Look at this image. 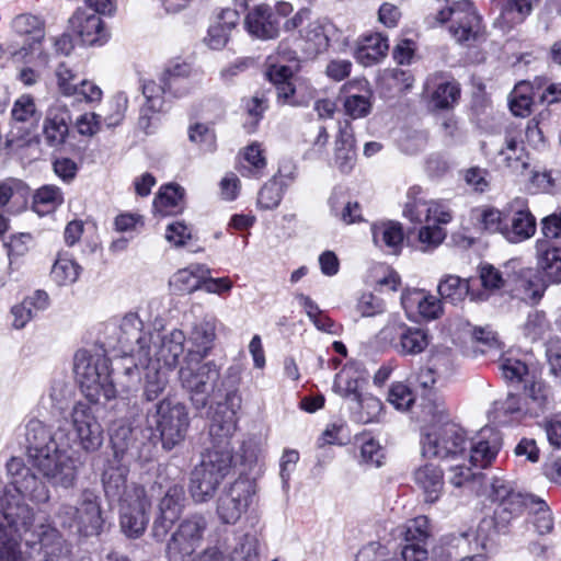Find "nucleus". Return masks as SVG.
<instances>
[{"label": "nucleus", "mask_w": 561, "mask_h": 561, "mask_svg": "<svg viewBox=\"0 0 561 561\" xmlns=\"http://www.w3.org/2000/svg\"><path fill=\"white\" fill-rule=\"evenodd\" d=\"M243 161L247 164L242 163L240 167V172L242 175H261L262 170L266 167V160L263 154L261 145L257 142L249 145L243 151Z\"/></svg>", "instance_id": "51"}, {"label": "nucleus", "mask_w": 561, "mask_h": 561, "mask_svg": "<svg viewBox=\"0 0 561 561\" xmlns=\"http://www.w3.org/2000/svg\"><path fill=\"white\" fill-rule=\"evenodd\" d=\"M12 28L21 36H30V39L45 37L44 22L31 13L16 15L12 21Z\"/></svg>", "instance_id": "50"}, {"label": "nucleus", "mask_w": 561, "mask_h": 561, "mask_svg": "<svg viewBox=\"0 0 561 561\" xmlns=\"http://www.w3.org/2000/svg\"><path fill=\"white\" fill-rule=\"evenodd\" d=\"M470 219L474 228L480 232L500 233L503 236L506 224L505 207L503 210L486 205L472 208Z\"/></svg>", "instance_id": "37"}, {"label": "nucleus", "mask_w": 561, "mask_h": 561, "mask_svg": "<svg viewBox=\"0 0 561 561\" xmlns=\"http://www.w3.org/2000/svg\"><path fill=\"white\" fill-rule=\"evenodd\" d=\"M184 191L179 185L168 184L159 190L153 199L154 211L161 216H173L183 210Z\"/></svg>", "instance_id": "43"}, {"label": "nucleus", "mask_w": 561, "mask_h": 561, "mask_svg": "<svg viewBox=\"0 0 561 561\" xmlns=\"http://www.w3.org/2000/svg\"><path fill=\"white\" fill-rule=\"evenodd\" d=\"M81 266L68 251H59L53 264L50 276L58 286L76 283L81 274Z\"/></svg>", "instance_id": "41"}, {"label": "nucleus", "mask_w": 561, "mask_h": 561, "mask_svg": "<svg viewBox=\"0 0 561 561\" xmlns=\"http://www.w3.org/2000/svg\"><path fill=\"white\" fill-rule=\"evenodd\" d=\"M297 69V54L284 42L278 45L276 54L266 59V77L276 87L278 100L284 104L304 105L306 103L297 96L298 90L291 81Z\"/></svg>", "instance_id": "9"}, {"label": "nucleus", "mask_w": 561, "mask_h": 561, "mask_svg": "<svg viewBox=\"0 0 561 561\" xmlns=\"http://www.w3.org/2000/svg\"><path fill=\"white\" fill-rule=\"evenodd\" d=\"M210 274V270L204 264H191L179 270L171 278L170 284L179 291L193 293L202 289L203 280Z\"/></svg>", "instance_id": "39"}, {"label": "nucleus", "mask_w": 561, "mask_h": 561, "mask_svg": "<svg viewBox=\"0 0 561 561\" xmlns=\"http://www.w3.org/2000/svg\"><path fill=\"white\" fill-rule=\"evenodd\" d=\"M73 370L81 391L91 402H106L116 397L110 360L105 355L80 350L75 355Z\"/></svg>", "instance_id": "5"}, {"label": "nucleus", "mask_w": 561, "mask_h": 561, "mask_svg": "<svg viewBox=\"0 0 561 561\" xmlns=\"http://www.w3.org/2000/svg\"><path fill=\"white\" fill-rule=\"evenodd\" d=\"M549 329L545 312L535 310L530 312L524 324V334L531 341L540 339Z\"/></svg>", "instance_id": "64"}, {"label": "nucleus", "mask_w": 561, "mask_h": 561, "mask_svg": "<svg viewBox=\"0 0 561 561\" xmlns=\"http://www.w3.org/2000/svg\"><path fill=\"white\" fill-rule=\"evenodd\" d=\"M119 332L118 343L125 352L138 357V360L150 358L149 339L142 334V321L137 313L129 312L122 318Z\"/></svg>", "instance_id": "25"}, {"label": "nucleus", "mask_w": 561, "mask_h": 561, "mask_svg": "<svg viewBox=\"0 0 561 561\" xmlns=\"http://www.w3.org/2000/svg\"><path fill=\"white\" fill-rule=\"evenodd\" d=\"M206 528V519L201 515L182 520L167 543L168 560L186 561L202 545Z\"/></svg>", "instance_id": "13"}, {"label": "nucleus", "mask_w": 561, "mask_h": 561, "mask_svg": "<svg viewBox=\"0 0 561 561\" xmlns=\"http://www.w3.org/2000/svg\"><path fill=\"white\" fill-rule=\"evenodd\" d=\"M332 214L346 225L362 220L360 207L357 202H345L342 191H334L329 199Z\"/></svg>", "instance_id": "47"}, {"label": "nucleus", "mask_w": 561, "mask_h": 561, "mask_svg": "<svg viewBox=\"0 0 561 561\" xmlns=\"http://www.w3.org/2000/svg\"><path fill=\"white\" fill-rule=\"evenodd\" d=\"M282 197V181L277 176H274L261 188L257 197V204L261 208L273 209L279 205Z\"/></svg>", "instance_id": "58"}, {"label": "nucleus", "mask_w": 561, "mask_h": 561, "mask_svg": "<svg viewBox=\"0 0 561 561\" xmlns=\"http://www.w3.org/2000/svg\"><path fill=\"white\" fill-rule=\"evenodd\" d=\"M365 380V374L360 365L355 362L347 363L336 374L333 382V391L339 396L354 400L359 398L360 382Z\"/></svg>", "instance_id": "32"}, {"label": "nucleus", "mask_w": 561, "mask_h": 561, "mask_svg": "<svg viewBox=\"0 0 561 561\" xmlns=\"http://www.w3.org/2000/svg\"><path fill=\"white\" fill-rule=\"evenodd\" d=\"M142 94L146 102L141 107L140 124L147 127L148 123L145 124V121H148L151 114L163 111L169 93L160 80L159 82L149 80L142 84Z\"/></svg>", "instance_id": "40"}, {"label": "nucleus", "mask_w": 561, "mask_h": 561, "mask_svg": "<svg viewBox=\"0 0 561 561\" xmlns=\"http://www.w3.org/2000/svg\"><path fill=\"white\" fill-rule=\"evenodd\" d=\"M420 193L419 186L409 190L408 196L411 201L407 203L403 211L407 218L414 222L434 221L440 225H447L453 220V211L445 202L416 198Z\"/></svg>", "instance_id": "20"}, {"label": "nucleus", "mask_w": 561, "mask_h": 561, "mask_svg": "<svg viewBox=\"0 0 561 561\" xmlns=\"http://www.w3.org/2000/svg\"><path fill=\"white\" fill-rule=\"evenodd\" d=\"M501 448V439L492 428H483L479 440L471 444L469 463L476 468H486L495 459Z\"/></svg>", "instance_id": "30"}, {"label": "nucleus", "mask_w": 561, "mask_h": 561, "mask_svg": "<svg viewBox=\"0 0 561 561\" xmlns=\"http://www.w3.org/2000/svg\"><path fill=\"white\" fill-rule=\"evenodd\" d=\"M437 289L443 300L458 305L469 294V282L456 275H446L438 283Z\"/></svg>", "instance_id": "46"}, {"label": "nucleus", "mask_w": 561, "mask_h": 561, "mask_svg": "<svg viewBox=\"0 0 561 561\" xmlns=\"http://www.w3.org/2000/svg\"><path fill=\"white\" fill-rule=\"evenodd\" d=\"M287 32L297 31V45L308 55H317L329 47L333 25L327 19H313L309 9L299 10L284 24Z\"/></svg>", "instance_id": "10"}, {"label": "nucleus", "mask_w": 561, "mask_h": 561, "mask_svg": "<svg viewBox=\"0 0 561 561\" xmlns=\"http://www.w3.org/2000/svg\"><path fill=\"white\" fill-rule=\"evenodd\" d=\"M185 334L174 329L169 333H156L149 336L148 345L151 347L149 359L140 363H154L157 366L172 370L184 352Z\"/></svg>", "instance_id": "18"}, {"label": "nucleus", "mask_w": 561, "mask_h": 561, "mask_svg": "<svg viewBox=\"0 0 561 561\" xmlns=\"http://www.w3.org/2000/svg\"><path fill=\"white\" fill-rule=\"evenodd\" d=\"M256 493L255 483L248 478L237 479L218 499L217 514L225 524H236L248 511Z\"/></svg>", "instance_id": "14"}, {"label": "nucleus", "mask_w": 561, "mask_h": 561, "mask_svg": "<svg viewBox=\"0 0 561 561\" xmlns=\"http://www.w3.org/2000/svg\"><path fill=\"white\" fill-rule=\"evenodd\" d=\"M7 467L13 476L12 484L21 495L35 503H46L49 500L48 488L28 468L22 467L20 459L12 458Z\"/></svg>", "instance_id": "26"}, {"label": "nucleus", "mask_w": 561, "mask_h": 561, "mask_svg": "<svg viewBox=\"0 0 561 561\" xmlns=\"http://www.w3.org/2000/svg\"><path fill=\"white\" fill-rule=\"evenodd\" d=\"M70 119L68 106L58 100L47 108L43 123V135L48 146L58 147L66 141Z\"/></svg>", "instance_id": "28"}, {"label": "nucleus", "mask_w": 561, "mask_h": 561, "mask_svg": "<svg viewBox=\"0 0 561 561\" xmlns=\"http://www.w3.org/2000/svg\"><path fill=\"white\" fill-rule=\"evenodd\" d=\"M216 339V321L204 320L196 324L192 332V341L197 346V351L193 352L197 357H205L213 346Z\"/></svg>", "instance_id": "49"}, {"label": "nucleus", "mask_w": 561, "mask_h": 561, "mask_svg": "<svg viewBox=\"0 0 561 561\" xmlns=\"http://www.w3.org/2000/svg\"><path fill=\"white\" fill-rule=\"evenodd\" d=\"M70 437L80 449L94 453L104 440L103 427L91 407L83 402L76 403L69 413Z\"/></svg>", "instance_id": "12"}, {"label": "nucleus", "mask_w": 561, "mask_h": 561, "mask_svg": "<svg viewBox=\"0 0 561 561\" xmlns=\"http://www.w3.org/2000/svg\"><path fill=\"white\" fill-rule=\"evenodd\" d=\"M383 341L389 342L401 355L421 354L430 344L427 332L421 328L409 327L404 322L391 320L380 331Z\"/></svg>", "instance_id": "17"}, {"label": "nucleus", "mask_w": 561, "mask_h": 561, "mask_svg": "<svg viewBox=\"0 0 561 561\" xmlns=\"http://www.w3.org/2000/svg\"><path fill=\"white\" fill-rule=\"evenodd\" d=\"M26 449L31 465L36 468L53 485L71 488L77 479L75 459L60 450L49 430L38 420H31L26 425Z\"/></svg>", "instance_id": "1"}, {"label": "nucleus", "mask_w": 561, "mask_h": 561, "mask_svg": "<svg viewBox=\"0 0 561 561\" xmlns=\"http://www.w3.org/2000/svg\"><path fill=\"white\" fill-rule=\"evenodd\" d=\"M499 369L505 380L511 382H520L528 374L527 365L518 358L504 355L499 362Z\"/></svg>", "instance_id": "60"}, {"label": "nucleus", "mask_w": 561, "mask_h": 561, "mask_svg": "<svg viewBox=\"0 0 561 561\" xmlns=\"http://www.w3.org/2000/svg\"><path fill=\"white\" fill-rule=\"evenodd\" d=\"M185 501L184 488L180 484L170 486L159 503V515L153 522L152 535L162 541L171 526L182 514Z\"/></svg>", "instance_id": "21"}, {"label": "nucleus", "mask_w": 561, "mask_h": 561, "mask_svg": "<svg viewBox=\"0 0 561 561\" xmlns=\"http://www.w3.org/2000/svg\"><path fill=\"white\" fill-rule=\"evenodd\" d=\"M519 136L517 130H508L505 136V146L499 152L505 165L516 171L528 167V154Z\"/></svg>", "instance_id": "38"}, {"label": "nucleus", "mask_w": 561, "mask_h": 561, "mask_svg": "<svg viewBox=\"0 0 561 561\" xmlns=\"http://www.w3.org/2000/svg\"><path fill=\"white\" fill-rule=\"evenodd\" d=\"M149 422L160 433L163 447L172 449L185 439L190 426L188 411L183 403L168 397L154 405Z\"/></svg>", "instance_id": "8"}, {"label": "nucleus", "mask_w": 561, "mask_h": 561, "mask_svg": "<svg viewBox=\"0 0 561 561\" xmlns=\"http://www.w3.org/2000/svg\"><path fill=\"white\" fill-rule=\"evenodd\" d=\"M364 95H348L344 100L345 113L352 118H362L369 114L371 110V90H362Z\"/></svg>", "instance_id": "57"}, {"label": "nucleus", "mask_w": 561, "mask_h": 561, "mask_svg": "<svg viewBox=\"0 0 561 561\" xmlns=\"http://www.w3.org/2000/svg\"><path fill=\"white\" fill-rule=\"evenodd\" d=\"M506 527L507 526H501L499 524V518H496L494 513L492 516L483 517L480 520L476 533L477 541H479L477 545L482 549H485L488 543L493 541L495 537Z\"/></svg>", "instance_id": "59"}, {"label": "nucleus", "mask_w": 561, "mask_h": 561, "mask_svg": "<svg viewBox=\"0 0 561 561\" xmlns=\"http://www.w3.org/2000/svg\"><path fill=\"white\" fill-rule=\"evenodd\" d=\"M490 497L495 504L494 514L501 526H507L511 520L519 516L525 510H530L536 497L523 494L511 489L502 480H494L491 486Z\"/></svg>", "instance_id": "15"}, {"label": "nucleus", "mask_w": 561, "mask_h": 561, "mask_svg": "<svg viewBox=\"0 0 561 561\" xmlns=\"http://www.w3.org/2000/svg\"><path fill=\"white\" fill-rule=\"evenodd\" d=\"M422 455L427 458H456L466 450L462 428L453 423L430 427L421 440Z\"/></svg>", "instance_id": "11"}, {"label": "nucleus", "mask_w": 561, "mask_h": 561, "mask_svg": "<svg viewBox=\"0 0 561 561\" xmlns=\"http://www.w3.org/2000/svg\"><path fill=\"white\" fill-rule=\"evenodd\" d=\"M401 304L409 317L433 320L443 312L442 300L423 289H407L401 296Z\"/></svg>", "instance_id": "29"}, {"label": "nucleus", "mask_w": 561, "mask_h": 561, "mask_svg": "<svg viewBox=\"0 0 561 561\" xmlns=\"http://www.w3.org/2000/svg\"><path fill=\"white\" fill-rule=\"evenodd\" d=\"M413 480L416 486L422 490L425 501L436 502L444 488V474L439 467L434 463H425L415 469Z\"/></svg>", "instance_id": "31"}, {"label": "nucleus", "mask_w": 561, "mask_h": 561, "mask_svg": "<svg viewBox=\"0 0 561 561\" xmlns=\"http://www.w3.org/2000/svg\"><path fill=\"white\" fill-rule=\"evenodd\" d=\"M533 106V88L529 82L522 81L515 85L510 95V108L515 116L526 117Z\"/></svg>", "instance_id": "48"}, {"label": "nucleus", "mask_w": 561, "mask_h": 561, "mask_svg": "<svg viewBox=\"0 0 561 561\" xmlns=\"http://www.w3.org/2000/svg\"><path fill=\"white\" fill-rule=\"evenodd\" d=\"M41 118L34 98L31 94L20 95L11 108V122L13 126L30 133Z\"/></svg>", "instance_id": "36"}, {"label": "nucleus", "mask_w": 561, "mask_h": 561, "mask_svg": "<svg viewBox=\"0 0 561 561\" xmlns=\"http://www.w3.org/2000/svg\"><path fill=\"white\" fill-rule=\"evenodd\" d=\"M446 238V230L439 226H423L417 232L416 248L422 252L436 249Z\"/></svg>", "instance_id": "56"}, {"label": "nucleus", "mask_w": 561, "mask_h": 561, "mask_svg": "<svg viewBox=\"0 0 561 561\" xmlns=\"http://www.w3.org/2000/svg\"><path fill=\"white\" fill-rule=\"evenodd\" d=\"M34 525L33 510L15 496L7 500L0 512V561H23L20 542L24 539L27 545L34 543L26 535L37 537L41 543V525L32 531Z\"/></svg>", "instance_id": "3"}, {"label": "nucleus", "mask_w": 561, "mask_h": 561, "mask_svg": "<svg viewBox=\"0 0 561 561\" xmlns=\"http://www.w3.org/2000/svg\"><path fill=\"white\" fill-rule=\"evenodd\" d=\"M537 265L539 273L525 271L519 279L522 298L530 304H537L543 296L549 284L561 283V249L549 247L545 239L536 241Z\"/></svg>", "instance_id": "6"}, {"label": "nucleus", "mask_w": 561, "mask_h": 561, "mask_svg": "<svg viewBox=\"0 0 561 561\" xmlns=\"http://www.w3.org/2000/svg\"><path fill=\"white\" fill-rule=\"evenodd\" d=\"M533 515V524L540 535L548 534L553 528V518L547 504L536 499L528 511Z\"/></svg>", "instance_id": "61"}, {"label": "nucleus", "mask_w": 561, "mask_h": 561, "mask_svg": "<svg viewBox=\"0 0 561 561\" xmlns=\"http://www.w3.org/2000/svg\"><path fill=\"white\" fill-rule=\"evenodd\" d=\"M460 87L456 80L444 75H431L425 82L424 95L433 110L453 108L460 99Z\"/></svg>", "instance_id": "22"}, {"label": "nucleus", "mask_w": 561, "mask_h": 561, "mask_svg": "<svg viewBox=\"0 0 561 561\" xmlns=\"http://www.w3.org/2000/svg\"><path fill=\"white\" fill-rule=\"evenodd\" d=\"M193 561H259V554L254 542L245 538L234 548L229 559L217 548H209Z\"/></svg>", "instance_id": "42"}, {"label": "nucleus", "mask_w": 561, "mask_h": 561, "mask_svg": "<svg viewBox=\"0 0 561 561\" xmlns=\"http://www.w3.org/2000/svg\"><path fill=\"white\" fill-rule=\"evenodd\" d=\"M203 357L188 352L185 365L179 371L182 386L191 393L199 394L207 391L208 385L215 381L218 373L211 363H202Z\"/></svg>", "instance_id": "23"}, {"label": "nucleus", "mask_w": 561, "mask_h": 561, "mask_svg": "<svg viewBox=\"0 0 561 561\" xmlns=\"http://www.w3.org/2000/svg\"><path fill=\"white\" fill-rule=\"evenodd\" d=\"M188 138L201 151L213 152L216 149V135L206 124L196 123L188 129Z\"/></svg>", "instance_id": "54"}, {"label": "nucleus", "mask_w": 561, "mask_h": 561, "mask_svg": "<svg viewBox=\"0 0 561 561\" xmlns=\"http://www.w3.org/2000/svg\"><path fill=\"white\" fill-rule=\"evenodd\" d=\"M54 522L83 537L98 536L104 527L101 499L94 491L84 489L75 505L68 502L58 505L54 512Z\"/></svg>", "instance_id": "4"}, {"label": "nucleus", "mask_w": 561, "mask_h": 561, "mask_svg": "<svg viewBox=\"0 0 561 561\" xmlns=\"http://www.w3.org/2000/svg\"><path fill=\"white\" fill-rule=\"evenodd\" d=\"M103 484L107 496H119V526L124 535L136 539L144 535L149 523L151 501L144 486L137 484L126 485L123 472L103 473Z\"/></svg>", "instance_id": "2"}, {"label": "nucleus", "mask_w": 561, "mask_h": 561, "mask_svg": "<svg viewBox=\"0 0 561 561\" xmlns=\"http://www.w3.org/2000/svg\"><path fill=\"white\" fill-rule=\"evenodd\" d=\"M244 26L251 36L267 41L278 36L280 22L271 5L257 4L249 10Z\"/></svg>", "instance_id": "27"}, {"label": "nucleus", "mask_w": 561, "mask_h": 561, "mask_svg": "<svg viewBox=\"0 0 561 561\" xmlns=\"http://www.w3.org/2000/svg\"><path fill=\"white\" fill-rule=\"evenodd\" d=\"M224 409L227 410L226 407H218V410L215 413L213 417V423L210 425V434L228 438L236 431L237 419L236 412L232 410L225 411V417L222 420L219 419V414L224 412Z\"/></svg>", "instance_id": "62"}, {"label": "nucleus", "mask_w": 561, "mask_h": 561, "mask_svg": "<svg viewBox=\"0 0 561 561\" xmlns=\"http://www.w3.org/2000/svg\"><path fill=\"white\" fill-rule=\"evenodd\" d=\"M239 14L233 9L221 11L218 21L210 25L207 36L204 38L206 45L211 49H221L229 39L230 32L237 26Z\"/></svg>", "instance_id": "35"}, {"label": "nucleus", "mask_w": 561, "mask_h": 561, "mask_svg": "<svg viewBox=\"0 0 561 561\" xmlns=\"http://www.w3.org/2000/svg\"><path fill=\"white\" fill-rule=\"evenodd\" d=\"M456 15L449 26V32L459 44L471 45L484 37V27L481 16L477 13L470 0H458L454 2Z\"/></svg>", "instance_id": "19"}, {"label": "nucleus", "mask_w": 561, "mask_h": 561, "mask_svg": "<svg viewBox=\"0 0 561 561\" xmlns=\"http://www.w3.org/2000/svg\"><path fill=\"white\" fill-rule=\"evenodd\" d=\"M374 243L381 250L398 254L403 243L402 226L396 221H380L371 226Z\"/></svg>", "instance_id": "34"}, {"label": "nucleus", "mask_w": 561, "mask_h": 561, "mask_svg": "<svg viewBox=\"0 0 561 561\" xmlns=\"http://www.w3.org/2000/svg\"><path fill=\"white\" fill-rule=\"evenodd\" d=\"M69 24L85 45H103L110 38L103 20L91 10L78 9L69 19Z\"/></svg>", "instance_id": "24"}, {"label": "nucleus", "mask_w": 561, "mask_h": 561, "mask_svg": "<svg viewBox=\"0 0 561 561\" xmlns=\"http://www.w3.org/2000/svg\"><path fill=\"white\" fill-rule=\"evenodd\" d=\"M353 401L356 402V419L358 422L367 424L377 420L381 410V401L371 394H359V398H355Z\"/></svg>", "instance_id": "53"}, {"label": "nucleus", "mask_w": 561, "mask_h": 561, "mask_svg": "<svg viewBox=\"0 0 561 561\" xmlns=\"http://www.w3.org/2000/svg\"><path fill=\"white\" fill-rule=\"evenodd\" d=\"M389 49L388 38L380 33L364 35L357 44L355 58L363 66H371L386 57Z\"/></svg>", "instance_id": "33"}, {"label": "nucleus", "mask_w": 561, "mask_h": 561, "mask_svg": "<svg viewBox=\"0 0 561 561\" xmlns=\"http://www.w3.org/2000/svg\"><path fill=\"white\" fill-rule=\"evenodd\" d=\"M547 389L539 381H534L525 387L523 401L526 403L530 416L539 414L547 402Z\"/></svg>", "instance_id": "55"}, {"label": "nucleus", "mask_w": 561, "mask_h": 561, "mask_svg": "<svg viewBox=\"0 0 561 561\" xmlns=\"http://www.w3.org/2000/svg\"><path fill=\"white\" fill-rule=\"evenodd\" d=\"M44 42L45 37L30 39L22 47L11 53L12 60L33 67H46L49 62V54Z\"/></svg>", "instance_id": "44"}, {"label": "nucleus", "mask_w": 561, "mask_h": 561, "mask_svg": "<svg viewBox=\"0 0 561 561\" xmlns=\"http://www.w3.org/2000/svg\"><path fill=\"white\" fill-rule=\"evenodd\" d=\"M414 394L412 390L402 382L393 383L388 392V401L397 410L407 411L414 403Z\"/></svg>", "instance_id": "63"}, {"label": "nucleus", "mask_w": 561, "mask_h": 561, "mask_svg": "<svg viewBox=\"0 0 561 561\" xmlns=\"http://www.w3.org/2000/svg\"><path fill=\"white\" fill-rule=\"evenodd\" d=\"M147 373L145 375L144 397L147 401L156 400L169 383V371L167 368L157 366L154 363H145Z\"/></svg>", "instance_id": "45"}, {"label": "nucleus", "mask_w": 561, "mask_h": 561, "mask_svg": "<svg viewBox=\"0 0 561 561\" xmlns=\"http://www.w3.org/2000/svg\"><path fill=\"white\" fill-rule=\"evenodd\" d=\"M506 224L503 238L510 243H522L533 238L537 230L536 217L524 197H515L505 205Z\"/></svg>", "instance_id": "16"}, {"label": "nucleus", "mask_w": 561, "mask_h": 561, "mask_svg": "<svg viewBox=\"0 0 561 561\" xmlns=\"http://www.w3.org/2000/svg\"><path fill=\"white\" fill-rule=\"evenodd\" d=\"M64 202L62 193L55 185H45L34 195V208L38 214L48 213Z\"/></svg>", "instance_id": "52"}, {"label": "nucleus", "mask_w": 561, "mask_h": 561, "mask_svg": "<svg viewBox=\"0 0 561 561\" xmlns=\"http://www.w3.org/2000/svg\"><path fill=\"white\" fill-rule=\"evenodd\" d=\"M232 454L228 446L208 450L192 471L190 492L195 502L213 497L218 485L230 470Z\"/></svg>", "instance_id": "7"}]
</instances>
